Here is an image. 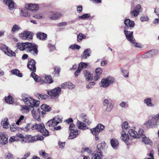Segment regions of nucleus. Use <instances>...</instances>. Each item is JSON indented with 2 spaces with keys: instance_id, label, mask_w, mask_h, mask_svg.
<instances>
[{
  "instance_id": "nucleus-1",
  "label": "nucleus",
  "mask_w": 159,
  "mask_h": 159,
  "mask_svg": "<svg viewBox=\"0 0 159 159\" xmlns=\"http://www.w3.org/2000/svg\"><path fill=\"white\" fill-rule=\"evenodd\" d=\"M62 122L61 118L59 116H57L54 117L52 119L49 120L46 123V125L51 129L53 128L55 130H58L61 129L60 126H56L59 123Z\"/></svg>"
},
{
  "instance_id": "nucleus-2",
  "label": "nucleus",
  "mask_w": 159,
  "mask_h": 159,
  "mask_svg": "<svg viewBox=\"0 0 159 159\" xmlns=\"http://www.w3.org/2000/svg\"><path fill=\"white\" fill-rule=\"evenodd\" d=\"M21 100L26 105L32 107L36 105H38L40 102L39 101L35 100L30 96L25 94L22 95Z\"/></svg>"
},
{
  "instance_id": "nucleus-3",
  "label": "nucleus",
  "mask_w": 159,
  "mask_h": 159,
  "mask_svg": "<svg viewBox=\"0 0 159 159\" xmlns=\"http://www.w3.org/2000/svg\"><path fill=\"white\" fill-rule=\"evenodd\" d=\"M36 62L34 60L32 59L31 61H29L27 64V67L28 68L33 72L31 74V76L33 78L34 80L36 82H38L39 80H40V77H39L35 73V72L36 68L35 66Z\"/></svg>"
},
{
  "instance_id": "nucleus-4",
  "label": "nucleus",
  "mask_w": 159,
  "mask_h": 159,
  "mask_svg": "<svg viewBox=\"0 0 159 159\" xmlns=\"http://www.w3.org/2000/svg\"><path fill=\"white\" fill-rule=\"evenodd\" d=\"M31 129L32 130L36 129L43 134L44 136L49 135L48 131L45 128L44 125L43 123L34 124L31 127Z\"/></svg>"
},
{
  "instance_id": "nucleus-5",
  "label": "nucleus",
  "mask_w": 159,
  "mask_h": 159,
  "mask_svg": "<svg viewBox=\"0 0 159 159\" xmlns=\"http://www.w3.org/2000/svg\"><path fill=\"white\" fill-rule=\"evenodd\" d=\"M114 81V79L113 77L110 76H108L102 79L99 84L100 86L104 88H106L110 85L113 84Z\"/></svg>"
},
{
  "instance_id": "nucleus-6",
  "label": "nucleus",
  "mask_w": 159,
  "mask_h": 159,
  "mask_svg": "<svg viewBox=\"0 0 159 159\" xmlns=\"http://www.w3.org/2000/svg\"><path fill=\"white\" fill-rule=\"evenodd\" d=\"M124 32L127 39L132 44V45L136 47H139L138 43L135 41V39L133 35V32L129 31L126 29H125Z\"/></svg>"
},
{
  "instance_id": "nucleus-7",
  "label": "nucleus",
  "mask_w": 159,
  "mask_h": 159,
  "mask_svg": "<svg viewBox=\"0 0 159 159\" xmlns=\"http://www.w3.org/2000/svg\"><path fill=\"white\" fill-rule=\"evenodd\" d=\"M38 105H36L31 107V111H32V114L34 119L38 121L40 120V113L39 109L37 106Z\"/></svg>"
},
{
  "instance_id": "nucleus-8",
  "label": "nucleus",
  "mask_w": 159,
  "mask_h": 159,
  "mask_svg": "<svg viewBox=\"0 0 159 159\" xmlns=\"http://www.w3.org/2000/svg\"><path fill=\"white\" fill-rule=\"evenodd\" d=\"M62 16L61 13L57 11H50L48 13V18L51 20H56L60 18Z\"/></svg>"
},
{
  "instance_id": "nucleus-9",
  "label": "nucleus",
  "mask_w": 159,
  "mask_h": 159,
  "mask_svg": "<svg viewBox=\"0 0 159 159\" xmlns=\"http://www.w3.org/2000/svg\"><path fill=\"white\" fill-rule=\"evenodd\" d=\"M27 47V51L30 52L34 56L38 54V51L36 46L34 44L28 43Z\"/></svg>"
},
{
  "instance_id": "nucleus-10",
  "label": "nucleus",
  "mask_w": 159,
  "mask_h": 159,
  "mask_svg": "<svg viewBox=\"0 0 159 159\" xmlns=\"http://www.w3.org/2000/svg\"><path fill=\"white\" fill-rule=\"evenodd\" d=\"M105 126L101 124L98 125L95 128L90 129L91 132L94 135H98L99 133L103 130Z\"/></svg>"
},
{
  "instance_id": "nucleus-11",
  "label": "nucleus",
  "mask_w": 159,
  "mask_h": 159,
  "mask_svg": "<svg viewBox=\"0 0 159 159\" xmlns=\"http://www.w3.org/2000/svg\"><path fill=\"white\" fill-rule=\"evenodd\" d=\"M20 37L23 39H30L33 38V34L30 32L25 31L19 34Z\"/></svg>"
},
{
  "instance_id": "nucleus-12",
  "label": "nucleus",
  "mask_w": 159,
  "mask_h": 159,
  "mask_svg": "<svg viewBox=\"0 0 159 159\" xmlns=\"http://www.w3.org/2000/svg\"><path fill=\"white\" fill-rule=\"evenodd\" d=\"M61 91L60 87L55 88L54 89L48 92V94L52 97L58 96Z\"/></svg>"
},
{
  "instance_id": "nucleus-13",
  "label": "nucleus",
  "mask_w": 159,
  "mask_h": 159,
  "mask_svg": "<svg viewBox=\"0 0 159 159\" xmlns=\"http://www.w3.org/2000/svg\"><path fill=\"white\" fill-rule=\"evenodd\" d=\"M25 8L31 11H37L39 9L38 4H36L28 3L25 5Z\"/></svg>"
},
{
  "instance_id": "nucleus-14",
  "label": "nucleus",
  "mask_w": 159,
  "mask_h": 159,
  "mask_svg": "<svg viewBox=\"0 0 159 159\" xmlns=\"http://www.w3.org/2000/svg\"><path fill=\"white\" fill-rule=\"evenodd\" d=\"M0 143L2 145H5L7 143L8 138L7 136L4 133H0Z\"/></svg>"
},
{
  "instance_id": "nucleus-15",
  "label": "nucleus",
  "mask_w": 159,
  "mask_h": 159,
  "mask_svg": "<svg viewBox=\"0 0 159 159\" xmlns=\"http://www.w3.org/2000/svg\"><path fill=\"white\" fill-rule=\"evenodd\" d=\"M17 135L20 139V141L22 143H26L27 142V140L30 139V140L31 136L30 135H26L25 137L20 134H18Z\"/></svg>"
},
{
  "instance_id": "nucleus-16",
  "label": "nucleus",
  "mask_w": 159,
  "mask_h": 159,
  "mask_svg": "<svg viewBox=\"0 0 159 159\" xmlns=\"http://www.w3.org/2000/svg\"><path fill=\"white\" fill-rule=\"evenodd\" d=\"M102 152L101 151H96L92 154L91 159H101L102 157Z\"/></svg>"
},
{
  "instance_id": "nucleus-17",
  "label": "nucleus",
  "mask_w": 159,
  "mask_h": 159,
  "mask_svg": "<svg viewBox=\"0 0 159 159\" xmlns=\"http://www.w3.org/2000/svg\"><path fill=\"white\" fill-rule=\"evenodd\" d=\"M141 9V6L138 5L135 8L133 9V10L131 11L130 14L131 16H136L139 14V12Z\"/></svg>"
},
{
  "instance_id": "nucleus-18",
  "label": "nucleus",
  "mask_w": 159,
  "mask_h": 159,
  "mask_svg": "<svg viewBox=\"0 0 159 159\" xmlns=\"http://www.w3.org/2000/svg\"><path fill=\"white\" fill-rule=\"evenodd\" d=\"M70 131V134L68 138L69 139L76 137L80 133V131L77 129L72 130Z\"/></svg>"
},
{
  "instance_id": "nucleus-19",
  "label": "nucleus",
  "mask_w": 159,
  "mask_h": 159,
  "mask_svg": "<svg viewBox=\"0 0 159 159\" xmlns=\"http://www.w3.org/2000/svg\"><path fill=\"white\" fill-rule=\"evenodd\" d=\"M124 23L125 25V29H128L129 27H133L134 25V21L130 20L129 19L125 20L124 21Z\"/></svg>"
},
{
  "instance_id": "nucleus-20",
  "label": "nucleus",
  "mask_w": 159,
  "mask_h": 159,
  "mask_svg": "<svg viewBox=\"0 0 159 159\" xmlns=\"http://www.w3.org/2000/svg\"><path fill=\"white\" fill-rule=\"evenodd\" d=\"M83 74L87 81H89L92 80L93 79V76L92 74L90 72L85 70L83 71Z\"/></svg>"
},
{
  "instance_id": "nucleus-21",
  "label": "nucleus",
  "mask_w": 159,
  "mask_h": 159,
  "mask_svg": "<svg viewBox=\"0 0 159 159\" xmlns=\"http://www.w3.org/2000/svg\"><path fill=\"white\" fill-rule=\"evenodd\" d=\"M121 139L125 143L127 142L129 140V137L125 131H122L121 132Z\"/></svg>"
},
{
  "instance_id": "nucleus-22",
  "label": "nucleus",
  "mask_w": 159,
  "mask_h": 159,
  "mask_svg": "<svg viewBox=\"0 0 159 159\" xmlns=\"http://www.w3.org/2000/svg\"><path fill=\"white\" fill-rule=\"evenodd\" d=\"M28 43L27 42L24 43H18L17 44V47L18 49L20 50L23 51L25 49H26Z\"/></svg>"
},
{
  "instance_id": "nucleus-23",
  "label": "nucleus",
  "mask_w": 159,
  "mask_h": 159,
  "mask_svg": "<svg viewBox=\"0 0 159 159\" xmlns=\"http://www.w3.org/2000/svg\"><path fill=\"white\" fill-rule=\"evenodd\" d=\"M111 144L112 148L115 149H116L118 148L119 146V142L116 139H112L111 140Z\"/></svg>"
},
{
  "instance_id": "nucleus-24",
  "label": "nucleus",
  "mask_w": 159,
  "mask_h": 159,
  "mask_svg": "<svg viewBox=\"0 0 159 159\" xmlns=\"http://www.w3.org/2000/svg\"><path fill=\"white\" fill-rule=\"evenodd\" d=\"M40 80H39L38 82H40L41 83H45L48 84H51L53 82V81L52 79V77L50 76H46L45 78L44 81H43V80H41V78H40Z\"/></svg>"
},
{
  "instance_id": "nucleus-25",
  "label": "nucleus",
  "mask_w": 159,
  "mask_h": 159,
  "mask_svg": "<svg viewBox=\"0 0 159 159\" xmlns=\"http://www.w3.org/2000/svg\"><path fill=\"white\" fill-rule=\"evenodd\" d=\"M4 2L7 5L10 10H12L14 9V2L12 0H4Z\"/></svg>"
},
{
  "instance_id": "nucleus-26",
  "label": "nucleus",
  "mask_w": 159,
  "mask_h": 159,
  "mask_svg": "<svg viewBox=\"0 0 159 159\" xmlns=\"http://www.w3.org/2000/svg\"><path fill=\"white\" fill-rule=\"evenodd\" d=\"M37 36L38 38L39 39L42 40H45L47 37L46 34L42 32H38L37 34Z\"/></svg>"
},
{
  "instance_id": "nucleus-27",
  "label": "nucleus",
  "mask_w": 159,
  "mask_h": 159,
  "mask_svg": "<svg viewBox=\"0 0 159 159\" xmlns=\"http://www.w3.org/2000/svg\"><path fill=\"white\" fill-rule=\"evenodd\" d=\"M80 116L82 118L83 121L85 122L86 125H89L90 124L91 122L85 114H82L80 115Z\"/></svg>"
},
{
  "instance_id": "nucleus-28",
  "label": "nucleus",
  "mask_w": 159,
  "mask_h": 159,
  "mask_svg": "<svg viewBox=\"0 0 159 159\" xmlns=\"http://www.w3.org/2000/svg\"><path fill=\"white\" fill-rule=\"evenodd\" d=\"M32 107L31 106L26 105L21 106V110L22 112L27 113L29 111L30 109L31 110V107Z\"/></svg>"
},
{
  "instance_id": "nucleus-29",
  "label": "nucleus",
  "mask_w": 159,
  "mask_h": 159,
  "mask_svg": "<svg viewBox=\"0 0 159 159\" xmlns=\"http://www.w3.org/2000/svg\"><path fill=\"white\" fill-rule=\"evenodd\" d=\"M76 125L78 128L80 129H84L87 127L85 123L79 120H77Z\"/></svg>"
},
{
  "instance_id": "nucleus-30",
  "label": "nucleus",
  "mask_w": 159,
  "mask_h": 159,
  "mask_svg": "<svg viewBox=\"0 0 159 159\" xmlns=\"http://www.w3.org/2000/svg\"><path fill=\"white\" fill-rule=\"evenodd\" d=\"M1 124L4 128L7 129L10 126V125L8 122V119L7 118L2 120Z\"/></svg>"
},
{
  "instance_id": "nucleus-31",
  "label": "nucleus",
  "mask_w": 159,
  "mask_h": 159,
  "mask_svg": "<svg viewBox=\"0 0 159 159\" xmlns=\"http://www.w3.org/2000/svg\"><path fill=\"white\" fill-rule=\"evenodd\" d=\"M128 133L130 136L134 138H137L138 136L137 135V132L134 129H130L129 130Z\"/></svg>"
},
{
  "instance_id": "nucleus-32",
  "label": "nucleus",
  "mask_w": 159,
  "mask_h": 159,
  "mask_svg": "<svg viewBox=\"0 0 159 159\" xmlns=\"http://www.w3.org/2000/svg\"><path fill=\"white\" fill-rule=\"evenodd\" d=\"M144 125L147 128H150L153 125H157V124L154 123L153 120H150L146 121Z\"/></svg>"
},
{
  "instance_id": "nucleus-33",
  "label": "nucleus",
  "mask_w": 159,
  "mask_h": 159,
  "mask_svg": "<svg viewBox=\"0 0 159 159\" xmlns=\"http://www.w3.org/2000/svg\"><path fill=\"white\" fill-rule=\"evenodd\" d=\"M91 52V49L89 48H88L85 49L84 52L82 55V57L84 59H86L88 57L90 56V54Z\"/></svg>"
},
{
  "instance_id": "nucleus-34",
  "label": "nucleus",
  "mask_w": 159,
  "mask_h": 159,
  "mask_svg": "<svg viewBox=\"0 0 159 159\" xmlns=\"http://www.w3.org/2000/svg\"><path fill=\"white\" fill-rule=\"evenodd\" d=\"M107 144L105 142L99 143L97 146V150L101 151V149H105L107 147Z\"/></svg>"
},
{
  "instance_id": "nucleus-35",
  "label": "nucleus",
  "mask_w": 159,
  "mask_h": 159,
  "mask_svg": "<svg viewBox=\"0 0 159 159\" xmlns=\"http://www.w3.org/2000/svg\"><path fill=\"white\" fill-rule=\"evenodd\" d=\"M21 29V28L19 25L16 24H15L12 26L11 32L13 34H14L16 32L18 31Z\"/></svg>"
},
{
  "instance_id": "nucleus-36",
  "label": "nucleus",
  "mask_w": 159,
  "mask_h": 159,
  "mask_svg": "<svg viewBox=\"0 0 159 159\" xmlns=\"http://www.w3.org/2000/svg\"><path fill=\"white\" fill-rule=\"evenodd\" d=\"M20 15L24 17H28L30 16V14L28 11L26 9H22L20 10Z\"/></svg>"
},
{
  "instance_id": "nucleus-37",
  "label": "nucleus",
  "mask_w": 159,
  "mask_h": 159,
  "mask_svg": "<svg viewBox=\"0 0 159 159\" xmlns=\"http://www.w3.org/2000/svg\"><path fill=\"white\" fill-rule=\"evenodd\" d=\"M128 124V122L127 121H125L121 125L122 131L126 132L129 129V127Z\"/></svg>"
},
{
  "instance_id": "nucleus-38",
  "label": "nucleus",
  "mask_w": 159,
  "mask_h": 159,
  "mask_svg": "<svg viewBox=\"0 0 159 159\" xmlns=\"http://www.w3.org/2000/svg\"><path fill=\"white\" fill-rule=\"evenodd\" d=\"M33 17L37 19L41 20L44 18V16L42 13H37L34 14Z\"/></svg>"
},
{
  "instance_id": "nucleus-39",
  "label": "nucleus",
  "mask_w": 159,
  "mask_h": 159,
  "mask_svg": "<svg viewBox=\"0 0 159 159\" xmlns=\"http://www.w3.org/2000/svg\"><path fill=\"white\" fill-rule=\"evenodd\" d=\"M4 53L10 57L15 56L16 55L15 52L9 48L7 49V51H4Z\"/></svg>"
},
{
  "instance_id": "nucleus-40",
  "label": "nucleus",
  "mask_w": 159,
  "mask_h": 159,
  "mask_svg": "<svg viewBox=\"0 0 159 159\" xmlns=\"http://www.w3.org/2000/svg\"><path fill=\"white\" fill-rule=\"evenodd\" d=\"M144 102L148 107H153L154 105L152 103V100L150 98H147L144 100Z\"/></svg>"
},
{
  "instance_id": "nucleus-41",
  "label": "nucleus",
  "mask_w": 159,
  "mask_h": 159,
  "mask_svg": "<svg viewBox=\"0 0 159 159\" xmlns=\"http://www.w3.org/2000/svg\"><path fill=\"white\" fill-rule=\"evenodd\" d=\"M81 152V153H84L85 152H86L88 155L92 154L91 149L87 147L82 148Z\"/></svg>"
},
{
  "instance_id": "nucleus-42",
  "label": "nucleus",
  "mask_w": 159,
  "mask_h": 159,
  "mask_svg": "<svg viewBox=\"0 0 159 159\" xmlns=\"http://www.w3.org/2000/svg\"><path fill=\"white\" fill-rule=\"evenodd\" d=\"M53 74L55 76H57L59 75L60 72L61 71L60 67L59 66H56L54 67Z\"/></svg>"
},
{
  "instance_id": "nucleus-43",
  "label": "nucleus",
  "mask_w": 159,
  "mask_h": 159,
  "mask_svg": "<svg viewBox=\"0 0 159 159\" xmlns=\"http://www.w3.org/2000/svg\"><path fill=\"white\" fill-rule=\"evenodd\" d=\"M41 108L43 110V113H44V111H48L51 110V107H49L48 106L44 104H43L41 106Z\"/></svg>"
},
{
  "instance_id": "nucleus-44",
  "label": "nucleus",
  "mask_w": 159,
  "mask_h": 159,
  "mask_svg": "<svg viewBox=\"0 0 159 159\" xmlns=\"http://www.w3.org/2000/svg\"><path fill=\"white\" fill-rule=\"evenodd\" d=\"M11 72L13 75H16L19 77H22V74L20 72L19 70L16 69H14L11 70Z\"/></svg>"
},
{
  "instance_id": "nucleus-45",
  "label": "nucleus",
  "mask_w": 159,
  "mask_h": 159,
  "mask_svg": "<svg viewBox=\"0 0 159 159\" xmlns=\"http://www.w3.org/2000/svg\"><path fill=\"white\" fill-rule=\"evenodd\" d=\"M5 101L7 103L12 104L14 102L12 96H9L8 97H5Z\"/></svg>"
},
{
  "instance_id": "nucleus-46",
  "label": "nucleus",
  "mask_w": 159,
  "mask_h": 159,
  "mask_svg": "<svg viewBox=\"0 0 159 159\" xmlns=\"http://www.w3.org/2000/svg\"><path fill=\"white\" fill-rule=\"evenodd\" d=\"M18 134H16L15 136H12L11 137L9 140V142H12L15 141L20 140L19 138V137L17 135Z\"/></svg>"
},
{
  "instance_id": "nucleus-47",
  "label": "nucleus",
  "mask_w": 159,
  "mask_h": 159,
  "mask_svg": "<svg viewBox=\"0 0 159 159\" xmlns=\"http://www.w3.org/2000/svg\"><path fill=\"white\" fill-rule=\"evenodd\" d=\"M106 110L108 111H111L113 108L114 104L112 102H110V103L108 104L106 106Z\"/></svg>"
},
{
  "instance_id": "nucleus-48",
  "label": "nucleus",
  "mask_w": 159,
  "mask_h": 159,
  "mask_svg": "<svg viewBox=\"0 0 159 159\" xmlns=\"http://www.w3.org/2000/svg\"><path fill=\"white\" fill-rule=\"evenodd\" d=\"M88 64L84 62H81L79 65L78 68L79 69L82 70L83 69L85 68L87 66Z\"/></svg>"
},
{
  "instance_id": "nucleus-49",
  "label": "nucleus",
  "mask_w": 159,
  "mask_h": 159,
  "mask_svg": "<svg viewBox=\"0 0 159 159\" xmlns=\"http://www.w3.org/2000/svg\"><path fill=\"white\" fill-rule=\"evenodd\" d=\"M143 141L145 144H150L152 143V141L148 138L144 137L142 138Z\"/></svg>"
},
{
  "instance_id": "nucleus-50",
  "label": "nucleus",
  "mask_w": 159,
  "mask_h": 159,
  "mask_svg": "<svg viewBox=\"0 0 159 159\" xmlns=\"http://www.w3.org/2000/svg\"><path fill=\"white\" fill-rule=\"evenodd\" d=\"M86 37L85 35L82 33H80L77 36V40L78 42H80L82 40Z\"/></svg>"
},
{
  "instance_id": "nucleus-51",
  "label": "nucleus",
  "mask_w": 159,
  "mask_h": 159,
  "mask_svg": "<svg viewBox=\"0 0 159 159\" xmlns=\"http://www.w3.org/2000/svg\"><path fill=\"white\" fill-rule=\"evenodd\" d=\"M69 48L73 50L75 49H79L80 48V47L76 44H74L71 45L70 46Z\"/></svg>"
},
{
  "instance_id": "nucleus-52",
  "label": "nucleus",
  "mask_w": 159,
  "mask_h": 159,
  "mask_svg": "<svg viewBox=\"0 0 159 159\" xmlns=\"http://www.w3.org/2000/svg\"><path fill=\"white\" fill-rule=\"evenodd\" d=\"M95 72L96 74L101 75L102 72V70L101 68H97L95 70Z\"/></svg>"
},
{
  "instance_id": "nucleus-53",
  "label": "nucleus",
  "mask_w": 159,
  "mask_h": 159,
  "mask_svg": "<svg viewBox=\"0 0 159 159\" xmlns=\"http://www.w3.org/2000/svg\"><path fill=\"white\" fill-rule=\"evenodd\" d=\"M95 82L92 81L89 83V84H86V88L87 89H91L92 88V86L95 84Z\"/></svg>"
},
{
  "instance_id": "nucleus-54",
  "label": "nucleus",
  "mask_w": 159,
  "mask_h": 159,
  "mask_svg": "<svg viewBox=\"0 0 159 159\" xmlns=\"http://www.w3.org/2000/svg\"><path fill=\"white\" fill-rule=\"evenodd\" d=\"M75 87V85L72 84L70 82H68L67 89H72Z\"/></svg>"
},
{
  "instance_id": "nucleus-55",
  "label": "nucleus",
  "mask_w": 159,
  "mask_h": 159,
  "mask_svg": "<svg viewBox=\"0 0 159 159\" xmlns=\"http://www.w3.org/2000/svg\"><path fill=\"white\" fill-rule=\"evenodd\" d=\"M90 16V15L89 14H85L81 16H79V18L85 19L89 17Z\"/></svg>"
},
{
  "instance_id": "nucleus-56",
  "label": "nucleus",
  "mask_w": 159,
  "mask_h": 159,
  "mask_svg": "<svg viewBox=\"0 0 159 159\" xmlns=\"http://www.w3.org/2000/svg\"><path fill=\"white\" fill-rule=\"evenodd\" d=\"M143 131L142 129H139V133H138L137 132V135L138 136V137L137 138L138 139H139L142 137V135H143Z\"/></svg>"
},
{
  "instance_id": "nucleus-57",
  "label": "nucleus",
  "mask_w": 159,
  "mask_h": 159,
  "mask_svg": "<svg viewBox=\"0 0 159 159\" xmlns=\"http://www.w3.org/2000/svg\"><path fill=\"white\" fill-rule=\"evenodd\" d=\"M152 57L149 51L146 52L142 56V58H150Z\"/></svg>"
},
{
  "instance_id": "nucleus-58",
  "label": "nucleus",
  "mask_w": 159,
  "mask_h": 159,
  "mask_svg": "<svg viewBox=\"0 0 159 159\" xmlns=\"http://www.w3.org/2000/svg\"><path fill=\"white\" fill-rule=\"evenodd\" d=\"M18 129L17 127L16 126L15 124H13L10 127V129L11 131L15 132Z\"/></svg>"
},
{
  "instance_id": "nucleus-59",
  "label": "nucleus",
  "mask_w": 159,
  "mask_h": 159,
  "mask_svg": "<svg viewBox=\"0 0 159 159\" xmlns=\"http://www.w3.org/2000/svg\"><path fill=\"white\" fill-rule=\"evenodd\" d=\"M122 73L123 75L125 77H128L129 76V72L128 70H122Z\"/></svg>"
},
{
  "instance_id": "nucleus-60",
  "label": "nucleus",
  "mask_w": 159,
  "mask_h": 159,
  "mask_svg": "<svg viewBox=\"0 0 159 159\" xmlns=\"http://www.w3.org/2000/svg\"><path fill=\"white\" fill-rule=\"evenodd\" d=\"M152 57L155 55L158 52V51L156 50H152L149 51Z\"/></svg>"
},
{
  "instance_id": "nucleus-61",
  "label": "nucleus",
  "mask_w": 159,
  "mask_h": 159,
  "mask_svg": "<svg viewBox=\"0 0 159 159\" xmlns=\"http://www.w3.org/2000/svg\"><path fill=\"white\" fill-rule=\"evenodd\" d=\"M48 97V96L46 95L39 94L38 96V98L40 99H45Z\"/></svg>"
},
{
  "instance_id": "nucleus-62",
  "label": "nucleus",
  "mask_w": 159,
  "mask_h": 159,
  "mask_svg": "<svg viewBox=\"0 0 159 159\" xmlns=\"http://www.w3.org/2000/svg\"><path fill=\"white\" fill-rule=\"evenodd\" d=\"M8 48L5 45H1L0 46V49L2 50L4 52V51H7V49H8Z\"/></svg>"
},
{
  "instance_id": "nucleus-63",
  "label": "nucleus",
  "mask_w": 159,
  "mask_h": 159,
  "mask_svg": "<svg viewBox=\"0 0 159 159\" xmlns=\"http://www.w3.org/2000/svg\"><path fill=\"white\" fill-rule=\"evenodd\" d=\"M24 116L21 115L20 116L19 119L17 120L16 122V124L17 125H19L20 122H21V121L23 120L24 119Z\"/></svg>"
},
{
  "instance_id": "nucleus-64",
  "label": "nucleus",
  "mask_w": 159,
  "mask_h": 159,
  "mask_svg": "<svg viewBox=\"0 0 159 159\" xmlns=\"http://www.w3.org/2000/svg\"><path fill=\"white\" fill-rule=\"evenodd\" d=\"M13 159V156L12 154L8 153L7 154L6 156V159Z\"/></svg>"
}]
</instances>
